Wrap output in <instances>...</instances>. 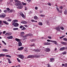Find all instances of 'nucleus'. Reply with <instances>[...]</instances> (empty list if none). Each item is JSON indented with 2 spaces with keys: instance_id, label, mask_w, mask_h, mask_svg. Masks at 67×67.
<instances>
[{
  "instance_id": "obj_14",
  "label": "nucleus",
  "mask_w": 67,
  "mask_h": 67,
  "mask_svg": "<svg viewBox=\"0 0 67 67\" xmlns=\"http://www.w3.org/2000/svg\"><path fill=\"white\" fill-rule=\"evenodd\" d=\"M34 19H35V20H38V18L36 16H34Z\"/></svg>"
},
{
  "instance_id": "obj_17",
  "label": "nucleus",
  "mask_w": 67,
  "mask_h": 67,
  "mask_svg": "<svg viewBox=\"0 0 67 67\" xmlns=\"http://www.w3.org/2000/svg\"><path fill=\"white\" fill-rule=\"evenodd\" d=\"M18 46H21L22 45V43H21V42L20 41L18 42Z\"/></svg>"
},
{
  "instance_id": "obj_15",
  "label": "nucleus",
  "mask_w": 67,
  "mask_h": 67,
  "mask_svg": "<svg viewBox=\"0 0 67 67\" xmlns=\"http://www.w3.org/2000/svg\"><path fill=\"white\" fill-rule=\"evenodd\" d=\"M7 38H8V39H12V38H13V36H11L9 37H7Z\"/></svg>"
},
{
  "instance_id": "obj_45",
  "label": "nucleus",
  "mask_w": 67,
  "mask_h": 67,
  "mask_svg": "<svg viewBox=\"0 0 67 67\" xmlns=\"http://www.w3.org/2000/svg\"><path fill=\"white\" fill-rule=\"evenodd\" d=\"M47 4L48 5H49V6H51V3H48Z\"/></svg>"
},
{
  "instance_id": "obj_27",
  "label": "nucleus",
  "mask_w": 67,
  "mask_h": 67,
  "mask_svg": "<svg viewBox=\"0 0 67 67\" xmlns=\"http://www.w3.org/2000/svg\"><path fill=\"white\" fill-rule=\"evenodd\" d=\"M44 44L45 45H50V44H51V43L47 42L46 43H45Z\"/></svg>"
},
{
  "instance_id": "obj_19",
  "label": "nucleus",
  "mask_w": 67,
  "mask_h": 67,
  "mask_svg": "<svg viewBox=\"0 0 67 67\" xmlns=\"http://www.w3.org/2000/svg\"><path fill=\"white\" fill-rule=\"evenodd\" d=\"M15 40L16 41H17V42H20V40L19 39L15 38Z\"/></svg>"
},
{
  "instance_id": "obj_21",
  "label": "nucleus",
  "mask_w": 67,
  "mask_h": 67,
  "mask_svg": "<svg viewBox=\"0 0 67 67\" xmlns=\"http://www.w3.org/2000/svg\"><path fill=\"white\" fill-rule=\"evenodd\" d=\"M2 51L3 52H8V50H7L6 49H2Z\"/></svg>"
},
{
  "instance_id": "obj_28",
  "label": "nucleus",
  "mask_w": 67,
  "mask_h": 67,
  "mask_svg": "<svg viewBox=\"0 0 67 67\" xmlns=\"http://www.w3.org/2000/svg\"><path fill=\"white\" fill-rule=\"evenodd\" d=\"M5 56V55L4 54H0V57H1V56H3V57H4Z\"/></svg>"
},
{
  "instance_id": "obj_10",
  "label": "nucleus",
  "mask_w": 67,
  "mask_h": 67,
  "mask_svg": "<svg viewBox=\"0 0 67 67\" xmlns=\"http://www.w3.org/2000/svg\"><path fill=\"white\" fill-rule=\"evenodd\" d=\"M2 22H3L4 23V24H7V25H9V23L7 22V21H2Z\"/></svg>"
},
{
  "instance_id": "obj_6",
  "label": "nucleus",
  "mask_w": 67,
  "mask_h": 67,
  "mask_svg": "<svg viewBox=\"0 0 67 67\" xmlns=\"http://www.w3.org/2000/svg\"><path fill=\"white\" fill-rule=\"evenodd\" d=\"M19 57L20 58H21V59H23L24 58V56L23 55H19Z\"/></svg>"
},
{
  "instance_id": "obj_64",
  "label": "nucleus",
  "mask_w": 67,
  "mask_h": 67,
  "mask_svg": "<svg viewBox=\"0 0 67 67\" xmlns=\"http://www.w3.org/2000/svg\"><path fill=\"white\" fill-rule=\"evenodd\" d=\"M17 66L18 67H20V65H17Z\"/></svg>"
},
{
  "instance_id": "obj_37",
  "label": "nucleus",
  "mask_w": 67,
  "mask_h": 67,
  "mask_svg": "<svg viewBox=\"0 0 67 67\" xmlns=\"http://www.w3.org/2000/svg\"><path fill=\"white\" fill-rule=\"evenodd\" d=\"M38 24L40 25H43V24L42 22L39 23Z\"/></svg>"
},
{
  "instance_id": "obj_50",
  "label": "nucleus",
  "mask_w": 67,
  "mask_h": 67,
  "mask_svg": "<svg viewBox=\"0 0 67 67\" xmlns=\"http://www.w3.org/2000/svg\"><path fill=\"white\" fill-rule=\"evenodd\" d=\"M6 9L7 10H8V11H10V9L9 8H7Z\"/></svg>"
},
{
  "instance_id": "obj_58",
  "label": "nucleus",
  "mask_w": 67,
  "mask_h": 67,
  "mask_svg": "<svg viewBox=\"0 0 67 67\" xmlns=\"http://www.w3.org/2000/svg\"><path fill=\"white\" fill-rule=\"evenodd\" d=\"M5 35H9V33H7L5 34Z\"/></svg>"
},
{
  "instance_id": "obj_60",
  "label": "nucleus",
  "mask_w": 67,
  "mask_h": 67,
  "mask_svg": "<svg viewBox=\"0 0 67 67\" xmlns=\"http://www.w3.org/2000/svg\"><path fill=\"white\" fill-rule=\"evenodd\" d=\"M2 23V21L0 20V24H1Z\"/></svg>"
},
{
  "instance_id": "obj_26",
  "label": "nucleus",
  "mask_w": 67,
  "mask_h": 67,
  "mask_svg": "<svg viewBox=\"0 0 67 67\" xmlns=\"http://www.w3.org/2000/svg\"><path fill=\"white\" fill-rule=\"evenodd\" d=\"M54 60V59L53 58H51L50 59V62H52V61Z\"/></svg>"
},
{
  "instance_id": "obj_22",
  "label": "nucleus",
  "mask_w": 67,
  "mask_h": 67,
  "mask_svg": "<svg viewBox=\"0 0 67 67\" xmlns=\"http://www.w3.org/2000/svg\"><path fill=\"white\" fill-rule=\"evenodd\" d=\"M36 39H32L31 40V42H36Z\"/></svg>"
},
{
  "instance_id": "obj_32",
  "label": "nucleus",
  "mask_w": 67,
  "mask_h": 67,
  "mask_svg": "<svg viewBox=\"0 0 67 67\" xmlns=\"http://www.w3.org/2000/svg\"><path fill=\"white\" fill-rule=\"evenodd\" d=\"M56 9L58 12H59V8H58V7H57Z\"/></svg>"
},
{
  "instance_id": "obj_9",
  "label": "nucleus",
  "mask_w": 67,
  "mask_h": 67,
  "mask_svg": "<svg viewBox=\"0 0 67 67\" xmlns=\"http://www.w3.org/2000/svg\"><path fill=\"white\" fill-rule=\"evenodd\" d=\"M24 48V47H21L20 48H18V50L19 51H22V50H23V49Z\"/></svg>"
},
{
  "instance_id": "obj_61",
  "label": "nucleus",
  "mask_w": 67,
  "mask_h": 67,
  "mask_svg": "<svg viewBox=\"0 0 67 67\" xmlns=\"http://www.w3.org/2000/svg\"><path fill=\"white\" fill-rule=\"evenodd\" d=\"M24 26L26 27H28L27 25H24Z\"/></svg>"
},
{
  "instance_id": "obj_54",
  "label": "nucleus",
  "mask_w": 67,
  "mask_h": 67,
  "mask_svg": "<svg viewBox=\"0 0 67 67\" xmlns=\"http://www.w3.org/2000/svg\"><path fill=\"white\" fill-rule=\"evenodd\" d=\"M25 39V38L24 37H23V40H24Z\"/></svg>"
},
{
  "instance_id": "obj_55",
  "label": "nucleus",
  "mask_w": 67,
  "mask_h": 67,
  "mask_svg": "<svg viewBox=\"0 0 67 67\" xmlns=\"http://www.w3.org/2000/svg\"><path fill=\"white\" fill-rule=\"evenodd\" d=\"M12 34V33H9L8 35L9 36H10V35H11Z\"/></svg>"
},
{
  "instance_id": "obj_23",
  "label": "nucleus",
  "mask_w": 67,
  "mask_h": 67,
  "mask_svg": "<svg viewBox=\"0 0 67 67\" xmlns=\"http://www.w3.org/2000/svg\"><path fill=\"white\" fill-rule=\"evenodd\" d=\"M35 56L37 58H39L40 57V55H37V54H35Z\"/></svg>"
},
{
  "instance_id": "obj_1",
  "label": "nucleus",
  "mask_w": 67,
  "mask_h": 67,
  "mask_svg": "<svg viewBox=\"0 0 67 67\" xmlns=\"http://www.w3.org/2000/svg\"><path fill=\"white\" fill-rule=\"evenodd\" d=\"M15 5L16 6H18L17 7V8L18 9H22L23 8V6H22V4L21 3V2H20V3H17L15 4Z\"/></svg>"
},
{
  "instance_id": "obj_31",
  "label": "nucleus",
  "mask_w": 67,
  "mask_h": 67,
  "mask_svg": "<svg viewBox=\"0 0 67 67\" xmlns=\"http://www.w3.org/2000/svg\"><path fill=\"white\" fill-rule=\"evenodd\" d=\"M13 11V10L12 9L8 12V13H11Z\"/></svg>"
},
{
  "instance_id": "obj_16",
  "label": "nucleus",
  "mask_w": 67,
  "mask_h": 67,
  "mask_svg": "<svg viewBox=\"0 0 67 67\" xmlns=\"http://www.w3.org/2000/svg\"><path fill=\"white\" fill-rule=\"evenodd\" d=\"M21 23H23V24H27V22L26 21H21Z\"/></svg>"
},
{
  "instance_id": "obj_63",
  "label": "nucleus",
  "mask_w": 67,
  "mask_h": 67,
  "mask_svg": "<svg viewBox=\"0 0 67 67\" xmlns=\"http://www.w3.org/2000/svg\"><path fill=\"white\" fill-rule=\"evenodd\" d=\"M47 24H48V25H49V22L48 21L47 22Z\"/></svg>"
},
{
  "instance_id": "obj_24",
  "label": "nucleus",
  "mask_w": 67,
  "mask_h": 67,
  "mask_svg": "<svg viewBox=\"0 0 67 67\" xmlns=\"http://www.w3.org/2000/svg\"><path fill=\"white\" fill-rule=\"evenodd\" d=\"M14 1H15V2L17 3H20L21 2L18 0H14Z\"/></svg>"
},
{
  "instance_id": "obj_42",
  "label": "nucleus",
  "mask_w": 67,
  "mask_h": 67,
  "mask_svg": "<svg viewBox=\"0 0 67 67\" xmlns=\"http://www.w3.org/2000/svg\"><path fill=\"white\" fill-rule=\"evenodd\" d=\"M12 20L11 19H9L8 20H7V21H8V22H11V21Z\"/></svg>"
},
{
  "instance_id": "obj_47",
  "label": "nucleus",
  "mask_w": 67,
  "mask_h": 67,
  "mask_svg": "<svg viewBox=\"0 0 67 67\" xmlns=\"http://www.w3.org/2000/svg\"><path fill=\"white\" fill-rule=\"evenodd\" d=\"M66 52H64L63 53H62V54L63 55H65V54H66Z\"/></svg>"
},
{
  "instance_id": "obj_13",
  "label": "nucleus",
  "mask_w": 67,
  "mask_h": 67,
  "mask_svg": "<svg viewBox=\"0 0 67 67\" xmlns=\"http://www.w3.org/2000/svg\"><path fill=\"white\" fill-rule=\"evenodd\" d=\"M50 51H51V49L49 48H47L46 49L45 51L46 52H50Z\"/></svg>"
},
{
  "instance_id": "obj_8",
  "label": "nucleus",
  "mask_w": 67,
  "mask_h": 67,
  "mask_svg": "<svg viewBox=\"0 0 67 67\" xmlns=\"http://www.w3.org/2000/svg\"><path fill=\"white\" fill-rule=\"evenodd\" d=\"M60 27L59 26H58L55 28V30H56L57 31H60Z\"/></svg>"
},
{
  "instance_id": "obj_51",
  "label": "nucleus",
  "mask_w": 67,
  "mask_h": 67,
  "mask_svg": "<svg viewBox=\"0 0 67 67\" xmlns=\"http://www.w3.org/2000/svg\"><path fill=\"white\" fill-rule=\"evenodd\" d=\"M23 27V26H21L19 27L20 28V29H22V27Z\"/></svg>"
},
{
  "instance_id": "obj_29",
  "label": "nucleus",
  "mask_w": 67,
  "mask_h": 67,
  "mask_svg": "<svg viewBox=\"0 0 67 67\" xmlns=\"http://www.w3.org/2000/svg\"><path fill=\"white\" fill-rule=\"evenodd\" d=\"M5 57H9V58H11V56L10 55H6Z\"/></svg>"
},
{
  "instance_id": "obj_43",
  "label": "nucleus",
  "mask_w": 67,
  "mask_h": 67,
  "mask_svg": "<svg viewBox=\"0 0 67 67\" xmlns=\"http://www.w3.org/2000/svg\"><path fill=\"white\" fill-rule=\"evenodd\" d=\"M60 29H61V30H64V27H61Z\"/></svg>"
},
{
  "instance_id": "obj_35",
  "label": "nucleus",
  "mask_w": 67,
  "mask_h": 67,
  "mask_svg": "<svg viewBox=\"0 0 67 67\" xmlns=\"http://www.w3.org/2000/svg\"><path fill=\"white\" fill-rule=\"evenodd\" d=\"M63 40H64L65 41H66V42H67V39L66 38H63Z\"/></svg>"
},
{
  "instance_id": "obj_36",
  "label": "nucleus",
  "mask_w": 67,
  "mask_h": 67,
  "mask_svg": "<svg viewBox=\"0 0 67 67\" xmlns=\"http://www.w3.org/2000/svg\"><path fill=\"white\" fill-rule=\"evenodd\" d=\"M50 42H52V43H54V42H56V41H54L52 40H51Z\"/></svg>"
},
{
  "instance_id": "obj_38",
  "label": "nucleus",
  "mask_w": 67,
  "mask_h": 67,
  "mask_svg": "<svg viewBox=\"0 0 67 67\" xmlns=\"http://www.w3.org/2000/svg\"><path fill=\"white\" fill-rule=\"evenodd\" d=\"M40 16L42 17H45V15H41Z\"/></svg>"
},
{
  "instance_id": "obj_18",
  "label": "nucleus",
  "mask_w": 67,
  "mask_h": 67,
  "mask_svg": "<svg viewBox=\"0 0 67 67\" xmlns=\"http://www.w3.org/2000/svg\"><path fill=\"white\" fill-rule=\"evenodd\" d=\"M65 49H66V48L64 47H63L60 48V51H64V50H65Z\"/></svg>"
},
{
  "instance_id": "obj_62",
  "label": "nucleus",
  "mask_w": 67,
  "mask_h": 67,
  "mask_svg": "<svg viewBox=\"0 0 67 67\" xmlns=\"http://www.w3.org/2000/svg\"><path fill=\"white\" fill-rule=\"evenodd\" d=\"M47 42H51V40H47Z\"/></svg>"
},
{
  "instance_id": "obj_40",
  "label": "nucleus",
  "mask_w": 67,
  "mask_h": 67,
  "mask_svg": "<svg viewBox=\"0 0 67 67\" xmlns=\"http://www.w3.org/2000/svg\"><path fill=\"white\" fill-rule=\"evenodd\" d=\"M47 67H51V65H50L49 64H47Z\"/></svg>"
},
{
  "instance_id": "obj_30",
  "label": "nucleus",
  "mask_w": 67,
  "mask_h": 67,
  "mask_svg": "<svg viewBox=\"0 0 67 67\" xmlns=\"http://www.w3.org/2000/svg\"><path fill=\"white\" fill-rule=\"evenodd\" d=\"M26 30V29L25 28V27H24V26H23V28L21 29V30Z\"/></svg>"
},
{
  "instance_id": "obj_7",
  "label": "nucleus",
  "mask_w": 67,
  "mask_h": 67,
  "mask_svg": "<svg viewBox=\"0 0 67 67\" xmlns=\"http://www.w3.org/2000/svg\"><path fill=\"white\" fill-rule=\"evenodd\" d=\"M34 56L32 55H30L28 56L27 57V58H34Z\"/></svg>"
},
{
  "instance_id": "obj_56",
  "label": "nucleus",
  "mask_w": 67,
  "mask_h": 67,
  "mask_svg": "<svg viewBox=\"0 0 67 67\" xmlns=\"http://www.w3.org/2000/svg\"><path fill=\"white\" fill-rule=\"evenodd\" d=\"M40 13H42V12H43V10H40Z\"/></svg>"
},
{
  "instance_id": "obj_46",
  "label": "nucleus",
  "mask_w": 67,
  "mask_h": 67,
  "mask_svg": "<svg viewBox=\"0 0 67 67\" xmlns=\"http://www.w3.org/2000/svg\"><path fill=\"white\" fill-rule=\"evenodd\" d=\"M48 38H49V39H50V40H51V39H52V37L51 36H48Z\"/></svg>"
},
{
  "instance_id": "obj_5",
  "label": "nucleus",
  "mask_w": 67,
  "mask_h": 67,
  "mask_svg": "<svg viewBox=\"0 0 67 67\" xmlns=\"http://www.w3.org/2000/svg\"><path fill=\"white\" fill-rule=\"evenodd\" d=\"M5 16V15L4 14H2L0 15V17L2 18H4Z\"/></svg>"
},
{
  "instance_id": "obj_25",
  "label": "nucleus",
  "mask_w": 67,
  "mask_h": 67,
  "mask_svg": "<svg viewBox=\"0 0 67 67\" xmlns=\"http://www.w3.org/2000/svg\"><path fill=\"white\" fill-rule=\"evenodd\" d=\"M64 13L65 14H67V10L66 9L65 10L64 12Z\"/></svg>"
},
{
  "instance_id": "obj_33",
  "label": "nucleus",
  "mask_w": 67,
  "mask_h": 67,
  "mask_svg": "<svg viewBox=\"0 0 67 67\" xmlns=\"http://www.w3.org/2000/svg\"><path fill=\"white\" fill-rule=\"evenodd\" d=\"M13 30L14 31L15 30H18V28H14L13 29Z\"/></svg>"
},
{
  "instance_id": "obj_2",
  "label": "nucleus",
  "mask_w": 67,
  "mask_h": 67,
  "mask_svg": "<svg viewBox=\"0 0 67 67\" xmlns=\"http://www.w3.org/2000/svg\"><path fill=\"white\" fill-rule=\"evenodd\" d=\"M12 25H13L15 27H17L19 26V24L17 23H12Z\"/></svg>"
},
{
  "instance_id": "obj_48",
  "label": "nucleus",
  "mask_w": 67,
  "mask_h": 67,
  "mask_svg": "<svg viewBox=\"0 0 67 67\" xmlns=\"http://www.w3.org/2000/svg\"><path fill=\"white\" fill-rule=\"evenodd\" d=\"M65 67H67V63L65 64L64 65Z\"/></svg>"
},
{
  "instance_id": "obj_57",
  "label": "nucleus",
  "mask_w": 67,
  "mask_h": 67,
  "mask_svg": "<svg viewBox=\"0 0 67 67\" xmlns=\"http://www.w3.org/2000/svg\"><path fill=\"white\" fill-rule=\"evenodd\" d=\"M56 42H54V44H55V45H57V43L56 41Z\"/></svg>"
},
{
  "instance_id": "obj_53",
  "label": "nucleus",
  "mask_w": 67,
  "mask_h": 67,
  "mask_svg": "<svg viewBox=\"0 0 67 67\" xmlns=\"http://www.w3.org/2000/svg\"><path fill=\"white\" fill-rule=\"evenodd\" d=\"M25 10H27V7H25Z\"/></svg>"
},
{
  "instance_id": "obj_59",
  "label": "nucleus",
  "mask_w": 67,
  "mask_h": 67,
  "mask_svg": "<svg viewBox=\"0 0 67 67\" xmlns=\"http://www.w3.org/2000/svg\"><path fill=\"white\" fill-rule=\"evenodd\" d=\"M5 33H6V31H4L3 32V33L4 34Z\"/></svg>"
},
{
  "instance_id": "obj_39",
  "label": "nucleus",
  "mask_w": 67,
  "mask_h": 67,
  "mask_svg": "<svg viewBox=\"0 0 67 67\" xmlns=\"http://www.w3.org/2000/svg\"><path fill=\"white\" fill-rule=\"evenodd\" d=\"M8 62L9 64H11V63H12V62L10 60H9L8 61Z\"/></svg>"
},
{
  "instance_id": "obj_12",
  "label": "nucleus",
  "mask_w": 67,
  "mask_h": 67,
  "mask_svg": "<svg viewBox=\"0 0 67 67\" xmlns=\"http://www.w3.org/2000/svg\"><path fill=\"white\" fill-rule=\"evenodd\" d=\"M24 35V32H21L20 33V35L22 37V36H23Z\"/></svg>"
},
{
  "instance_id": "obj_41",
  "label": "nucleus",
  "mask_w": 67,
  "mask_h": 67,
  "mask_svg": "<svg viewBox=\"0 0 67 67\" xmlns=\"http://www.w3.org/2000/svg\"><path fill=\"white\" fill-rule=\"evenodd\" d=\"M30 46H35V44H31L30 45Z\"/></svg>"
},
{
  "instance_id": "obj_20",
  "label": "nucleus",
  "mask_w": 67,
  "mask_h": 67,
  "mask_svg": "<svg viewBox=\"0 0 67 67\" xmlns=\"http://www.w3.org/2000/svg\"><path fill=\"white\" fill-rule=\"evenodd\" d=\"M18 22V20H13L12 22V23H15V22Z\"/></svg>"
},
{
  "instance_id": "obj_44",
  "label": "nucleus",
  "mask_w": 67,
  "mask_h": 67,
  "mask_svg": "<svg viewBox=\"0 0 67 67\" xmlns=\"http://www.w3.org/2000/svg\"><path fill=\"white\" fill-rule=\"evenodd\" d=\"M64 37H65V36H62V37H60V39H61V38H63Z\"/></svg>"
},
{
  "instance_id": "obj_49",
  "label": "nucleus",
  "mask_w": 67,
  "mask_h": 67,
  "mask_svg": "<svg viewBox=\"0 0 67 67\" xmlns=\"http://www.w3.org/2000/svg\"><path fill=\"white\" fill-rule=\"evenodd\" d=\"M31 21H32V22H35V21L34 20H33V19H32L31 20Z\"/></svg>"
},
{
  "instance_id": "obj_4",
  "label": "nucleus",
  "mask_w": 67,
  "mask_h": 67,
  "mask_svg": "<svg viewBox=\"0 0 67 67\" xmlns=\"http://www.w3.org/2000/svg\"><path fill=\"white\" fill-rule=\"evenodd\" d=\"M27 36H31L32 34H28L26 35L25 36H23V37H24L25 38H26Z\"/></svg>"
},
{
  "instance_id": "obj_3",
  "label": "nucleus",
  "mask_w": 67,
  "mask_h": 67,
  "mask_svg": "<svg viewBox=\"0 0 67 67\" xmlns=\"http://www.w3.org/2000/svg\"><path fill=\"white\" fill-rule=\"evenodd\" d=\"M20 14L23 18H24V19H25V18H26V17L25 16V15H24V14L23 13H22V12H20Z\"/></svg>"
},
{
  "instance_id": "obj_11",
  "label": "nucleus",
  "mask_w": 67,
  "mask_h": 67,
  "mask_svg": "<svg viewBox=\"0 0 67 67\" xmlns=\"http://www.w3.org/2000/svg\"><path fill=\"white\" fill-rule=\"evenodd\" d=\"M61 44L64 45H67V42H61Z\"/></svg>"
},
{
  "instance_id": "obj_52",
  "label": "nucleus",
  "mask_w": 67,
  "mask_h": 67,
  "mask_svg": "<svg viewBox=\"0 0 67 67\" xmlns=\"http://www.w3.org/2000/svg\"><path fill=\"white\" fill-rule=\"evenodd\" d=\"M4 12L5 13H7V10H5L4 11Z\"/></svg>"
},
{
  "instance_id": "obj_34",
  "label": "nucleus",
  "mask_w": 67,
  "mask_h": 67,
  "mask_svg": "<svg viewBox=\"0 0 67 67\" xmlns=\"http://www.w3.org/2000/svg\"><path fill=\"white\" fill-rule=\"evenodd\" d=\"M22 3L23 5H26V3H24L23 2H22Z\"/></svg>"
}]
</instances>
